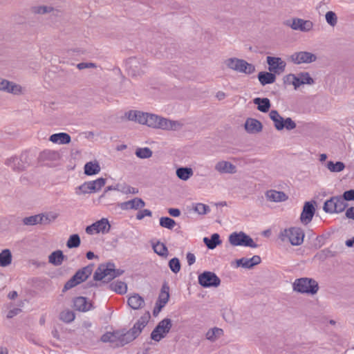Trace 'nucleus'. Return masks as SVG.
<instances>
[{"instance_id":"nucleus-1","label":"nucleus","mask_w":354,"mask_h":354,"mask_svg":"<svg viewBox=\"0 0 354 354\" xmlns=\"http://www.w3.org/2000/svg\"><path fill=\"white\" fill-rule=\"evenodd\" d=\"M145 125L165 131H178L183 127V123L179 120H172L158 115L148 113Z\"/></svg>"},{"instance_id":"nucleus-2","label":"nucleus","mask_w":354,"mask_h":354,"mask_svg":"<svg viewBox=\"0 0 354 354\" xmlns=\"http://www.w3.org/2000/svg\"><path fill=\"white\" fill-rule=\"evenodd\" d=\"M319 284L314 279L308 277H301L297 279L292 283L294 291L308 295H315L319 290Z\"/></svg>"},{"instance_id":"nucleus-3","label":"nucleus","mask_w":354,"mask_h":354,"mask_svg":"<svg viewBox=\"0 0 354 354\" xmlns=\"http://www.w3.org/2000/svg\"><path fill=\"white\" fill-rule=\"evenodd\" d=\"M122 273L123 270L115 269V265L113 263L100 264L94 272L93 279L95 281H101L104 279L109 281L121 275Z\"/></svg>"},{"instance_id":"nucleus-4","label":"nucleus","mask_w":354,"mask_h":354,"mask_svg":"<svg viewBox=\"0 0 354 354\" xmlns=\"http://www.w3.org/2000/svg\"><path fill=\"white\" fill-rule=\"evenodd\" d=\"M279 239L282 241H288L291 245L298 246L303 243L304 232L300 227H290L280 232Z\"/></svg>"},{"instance_id":"nucleus-5","label":"nucleus","mask_w":354,"mask_h":354,"mask_svg":"<svg viewBox=\"0 0 354 354\" xmlns=\"http://www.w3.org/2000/svg\"><path fill=\"white\" fill-rule=\"evenodd\" d=\"M269 117L273 121L274 127L278 131H281L283 129H286L288 131H291L297 127L295 121H293L290 118L284 119L280 115L277 110H272L269 113Z\"/></svg>"},{"instance_id":"nucleus-6","label":"nucleus","mask_w":354,"mask_h":354,"mask_svg":"<svg viewBox=\"0 0 354 354\" xmlns=\"http://www.w3.org/2000/svg\"><path fill=\"white\" fill-rule=\"evenodd\" d=\"M229 242L233 246H245L256 248L258 245L243 232H233L229 236Z\"/></svg>"},{"instance_id":"nucleus-7","label":"nucleus","mask_w":354,"mask_h":354,"mask_svg":"<svg viewBox=\"0 0 354 354\" xmlns=\"http://www.w3.org/2000/svg\"><path fill=\"white\" fill-rule=\"evenodd\" d=\"M348 204L344 201L341 196H333L327 200L323 207V209L326 213L334 214L341 213L345 210Z\"/></svg>"},{"instance_id":"nucleus-8","label":"nucleus","mask_w":354,"mask_h":354,"mask_svg":"<svg viewBox=\"0 0 354 354\" xmlns=\"http://www.w3.org/2000/svg\"><path fill=\"white\" fill-rule=\"evenodd\" d=\"M172 326L171 320L165 318L160 321L151 333V338L156 341L160 342L169 332Z\"/></svg>"},{"instance_id":"nucleus-9","label":"nucleus","mask_w":354,"mask_h":354,"mask_svg":"<svg viewBox=\"0 0 354 354\" xmlns=\"http://www.w3.org/2000/svg\"><path fill=\"white\" fill-rule=\"evenodd\" d=\"M198 283L204 288L218 287L221 284V279L215 273L205 271L198 276Z\"/></svg>"},{"instance_id":"nucleus-10","label":"nucleus","mask_w":354,"mask_h":354,"mask_svg":"<svg viewBox=\"0 0 354 354\" xmlns=\"http://www.w3.org/2000/svg\"><path fill=\"white\" fill-rule=\"evenodd\" d=\"M285 24L290 27L294 30H299L301 32H309L314 26V24L310 20H305L300 18H293L292 21H286Z\"/></svg>"},{"instance_id":"nucleus-11","label":"nucleus","mask_w":354,"mask_h":354,"mask_svg":"<svg viewBox=\"0 0 354 354\" xmlns=\"http://www.w3.org/2000/svg\"><path fill=\"white\" fill-rule=\"evenodd\" d=\"M289 60L295 64H310L317 60V56L310 52L300 51L292 54Z\"/></svg>"},{"instance_id":"nucleus-12","label":"nucleus","mask_w":354,"mask_h":354,"mask_svg":"<svg viewBox=\"0 0 354 354\" xmlns=\"http://www.w3.org/2000/svg\"><path fill=\"white\" fill-rule=\"evenodd\" d=\"M111 225L107 218H103L97 221L91 225L86 227V232L88 234H93L95 233L106 234L110 231Z\"/></svg>"},{"instance_id":"nucleus-13","label":"nucleus","mask_w":354,"mask_h":354,"mask_svg":"<svg viewBox=\"0 0 354 354\" xmlns=\"http://www.w3.org/2000/svg\"><path fill=\"white\" fill-rule=\"evenodd\" d=\"M266 62L270 72L274 75H280L284 72L286 64L281 57L268 56Z\"/></svg>"},{"instance_id":"nucleus-14","label":"nucleus","mask_w":354,"mask_h":354,"mask_svg":"<svg viewBox=\"0 0 354 354\" xmlns=\"http://www.w3.org/2000/svg\"><path fill=\"white\" fill-rule=\"evenodd\" d=\"M60 159V153L57 151L50 149L44 150L39 156V160L46 165H57Z\"/></svg>"},{"instance_id":"nucleus-15","label":"nucleus","mask_w":354,"mask_h":354,"mask_svg":"<svg viewBox=\"0 0 354 354\" xmlns=\"http://www.w3.org/2000/svg\"><path fill=\"white\" fill-rule=\"evenodd\" d=\"M0 91H6L15 95H19L22 93V88L19 84L0 78Z\"/></svg>"},{"instance_id":"nucleus-16","label":"nucleus","mask_w":354,"mask_h":354,"mask_svg":"<svg viewBox=\"0 0 354 354\" xmlns=\"http://www.w3.org/2000/svg\"><path fill=\"white\" fill-rule=\"evenodd\" d=\"M315 212L314 205L310 202H306L300 216L301 222L304 225L308 224L312 221Z\"/></svg>"},{"instance_id":"nucleus-17","label":"nucleus","mask_w":354,"mask_h":354,"mask_svg":"<svg viewBox=\"0 0 354 354\" xmlns=\"http://www.w3.org/2000/svg\"><path fill=\"white\" fill-rule=\"evenodd\" d=\"M148 113L140 111L131 110L125 113L124 117L130 121H133L141 124H145L147 121V115Z\"/></svg>"},{"instance_id":"nucleus-18","label":"nucleus","mask_w":354,"mask_h":354,"mask_svg":"<svg viewBox=\"0 0 354 354\" xmlns=\"http://www.w3.org/2000/svg\"><path fill=\"white\" fill-rule=\"evenodd\" d=\"M150 317L149 314L142 316L133 325V326L129 330L131 334L136 339L141 333L142 330L147 326L149 319Z\"/></svg>"},{"instance_id":"nucleus-19","label":"nucleus","mask_w":354,"mask_h":354,"mask_svg":"<svg viewBox=\"0 0 354 354\" xmlns=\"http://www.w3.org/2000/svg\"><path fill=\"white\" fill-rule=\"evenodd\" d=\"M214 169L221 174H234L236 172V167L230 162L221 160L216 163Z\"/></svg>"},{"instance_id":"nucleus-20","label":"nucleus","mask_w":354,"mask_h":354,"mask_svg":"<svg viewBox=\"0 0 354 354\" xmlns=\"http://www.w3.org/2000/svg\"><path fill=\"white\" fill-rule=\"evenodd\" d=\"M118 205L122 210H137L144 207L145 206V203L142 198H134L133 199L128 201L121 203Z\"/></svg>"},{"instance_id":"nucleus-21","label":"nucleus","mask_w":354,"mask_h":354,"mask_svg":"<svg viewBox=\"0 0 354 354\" xmlns=\"http://www.w3.org/2000/svg\"><path fill=\"white\" fill-rule=\"evenodd\" d=\"M245 131L251 134L258 133L263 129V125L260 121L254 118H248L245 122Z\"/></svg>"},{"instance_id":"nucleus-22","label":"nucleus","mask_w":354,"mask_h":354,"mask_svg":"<svg viewBox=\"0 0 354 354\" xmlns=\"http://www.w3.org/2000/svg\"><path fill=\"white\" fill-rule=\"evenodd\" d=\"M261 257L258 255H254L252 258L248 259L243 257L236 261L238 267L241 266L244 268L250 269L254 266L261 263Z\"/></svg>"},{"instance_id":"nucleus-23","label":"nucleus","mask_w":354,"mask_h":354,"mask_svg":"<svg viewBox=\"0 0 354 354\" xmlns=\"http://www.w3.org/2000/svg\"><path fill=\"white\" fill-rule=\"evenodd\" d=\"M129 73L133 75H139L144 73L143 68L146 66V63L145 61H142L140 63L136 58H131L129 61Z\"/></svg>"},{"instance_id":"nucleus-24","label":"nucleus","mask_w":354,"mask_h":354,"mask_svg":"<svg viewBox=\"0 0 354 354\" xmlns=\"http://www.w3.org/2000/svg\"><path fill=\"white\" fill-rule=\"evenodd\" d=\"M266 197L269 201L275 203L283 202L288 198V196L283 192L274 189L267 191Z\"/></svg>"},{"instance_id":"nucleus-25","label":"nucleus","mask_w":354,"mask_h":354,"mask_svg":"<svg viewBox=\"0 0 354 354\" xmlns=\"http://www.w3.org/2000/svg\"><path fill=\"white\" fill-rule=\"evenodd\" d=\"M73 306L75 310L82 312H86L93 308L91 303L87 301L84 297H78L74 299Z\"/></svg>"},{"instance_id":"nucleus-26","label":"nucleus","mask_w":354,"mask_h":354,"mask_svg":"<svg viewBox=\"0 0 354 354\" xmlns=\"http://www.w3.org/2000/svg\"><path fill=\"white\" fill-rule=\"evenodd\" d=\"M93 272V266L89 265L80 269L76 272V273L73 275L75 279L81 283L82 282L86 281L88 277Z\"/></svg>"},{"instance_id":"nucleus-27","label":"nucleus","mask_w":354,"mask_h":354,"mask_svg":"<svg viewBox=\"0 0 354 354\" xmlns=\"http://www.w3.org/2000/svg\"><path fill=\"white\" fill-rule=\"evenodd\" d=\"M128 305L134 310L142 308L145 306L144 299L138 294H133L128 299Z\"/></svg>"},{"instance_id":"nucleus-28","label":"nucleus","mask_w":354,"mask_h":354,"mask_svg":"<svg viewBox=\"0 0 354 354\" xmlns=\"http://www.w3.org/2000/svg\"><path fill=\"white\" fill-rule=\"evenodd\" d=\"M66 259V256L62 250H56L53 252L48 256V262L55 266H61Z\"/></svg>"},{"instance_id":"nucleus-29","label":"nucleus","mask_w":354,"mask_h":354,"mask_svg":"<svg viewBox=\"0 0 354 354\" xmlns=\"http://www.w3.org/2000/svg\"><path fill=\"white\" fill-rule=\"evenodd\" d=\"M258 80L262 86H265L274 83L276 81V75L270 71H262L259 73Z\"/></svg>"},{"instance_id":"nucleus-30","label":"nucleus","mask_w":354,"mask_h":354,"mask_svg":"<svg viewBox=\"0 0 354 354\" xmlns=\"http://www.w3.org/2000/svg\"><path fill=\"white\" fill-rule=\"evenodd\" d=\"M49 140L53 143L65 145L71 142V138L69 134L66 133H58L51 135L49 138Z\"/></svg>"},{"instance_id":"nucleus-31","label":"nucleus","mask_w":354,"mask_h":354,"mask_svg":"<svg viewBox=\"0 0 354 354\" xmlns=\"http://www.w3.org/2000/svg\"><path fill=\"white\" fill-rule=\"evenodd\" d=\"M253 103L257 104V109L263 113H267L271 106L270 101L267 97H256L253 100Z\"/></svg>"},{"instance_id":"nucleus-32","label":"nucleus","mask_w":354,"mask_h":354,"mask_svg":"<svg viewBox=\"0 0 354 354\" xmlns=\"http://www.w3.org/2000/svg\"><path fill=\"white\" fill-rule=\"evenodd\" d=\"M6 165L15 171H22L26 168V164L17 157H12L8 159Z\"/></svg>"},{"instance_id":"nucleus-33","label":"nucleus","mask_w":354,"mask_h":354,"mask_svg":"<svg viewBox=\"0 0 354 354\" xmlns=\"http://www.w3.org/2000/svg\"><path fill=\"white\" fill-rule=\"evenodd\" d=\"M12 255L9 249H4L0 252V267L5 268L12 263Z\"/></svg>"},{"instance_id":"nucleus-34","label":"nucleus","mask_w":354,"mask_h":354,"mask_svg":"<svg viewBox=\"0 0 354 354\" xmlns=\"http://www.w3.org/2000/svg\"><path fill=\"white\" fill-rule=\"evenodd\" d=\"M169 287L167 283L162 286L157 302L164 306L168 302L169 299Z\"/></svg>"},{"instance_id":"nucleus-35","label":"nucleus","mask_w":354,"mask_h":354,"mask_svg":"<svg viewBox=\"0 0 354 354\" xmlns=\"http://www.w3.org/2000/svg\"><path fill=\"white\" fill-rule=\"evenodd\" d=\"M100 171V166L97 162H88L84 165V173L88 176L95 175Z\"/></svg>"},{"instance_id":"nucleus-36","label":"nucleus","mask_w":354,"mask_h":354,"mask_svg":"<svg viewBox=\"0 0 354 354\" xmlns=\"http://www.w3.org/2000/svg\"><path fill=\"white\" fill-rule=\"evenodd\" d=\"M176 173L178 178L183 180H187L194 174L192 169L189 167H180L176 169Z\"/></svg>"},{"instance_id":"nucleus-37","label":"nucleus","mask_w":354,"mask_h":354,"mask_svg":"<svg viewBox=\"0 0 354 354\" xmlns=\"http://www.w3.org/2000/svg\"><path fill=\"white\" fill-rule=\"evenodd\" d=\"M203 241L209 249L213 250L221 243L220 236L218 234H213L210 239L205 237Z\"/></svg>"},{"instance_id":"nucleus-38","label":"nucleus","mask_w":354,"mask_h":354,"mask_svg":"<svg viewBox=\"0 0 354 354\" xmlns=\"http://www.w3.org/2000/svg\"><path fill=\"white\" fill-rule=\"evenodd\" d=\"M241 67L238 73H245L246 75H251L254 73L256 71L255 66L252 64L248 63L244 59L241 60Z\"/></svg>"},{"instance_id":"nucleus-39","label":"nucleus","mask_w":354,"mask_h":354,"mask_svg":"<svg viewBox=\"0 0 354 354\" xmlns=\"http://www.w3.org/2000/svg\"><path fill=\"white\" fill-rule=\"evenodd\" d=\"M284 83L289 85H293L295 89L299 88L301 84L299 77L295 74H288L283 77Z\"/></svg>"},{"instance_id":"nucleus-40","label":"nucleus","mask_w":354,"mask_h":354,"mask_svg":"<svg viewBox=\"0 0 354 354\" xmlns=\"http://www.w3.org/2000/svg\"><path fill=\"white\" fill-rule=\"evenodd\" d=\"M242 59L236 57H231L224 61L225 65L230 69L238 72L241 67V63Z\"/></svg>"},{"instance_id":"nucleus-41","label":"nucleus","mask_w":354,"mask_h":354,"mask_svg":"<svg viewBox=\"0 0 354 354\" xmlns=\"http://www.w3.org/2000/svg\"><path fill=\"white\" fill-rule=\"evenodd\" d=\"M120 343L118 344V347L123 346L135 339L134 337L131 334V333L129 330L126 331L124 329H123L120 330Z\"/></svg>"},{"instance_id":"nucleus-42","label":"nucleus","mask_w":354,"mask_h":354,"mask_svg":"<svg viewBox=\"0 0 354 354\" xmlns=\"http://www.w3.org/2000/svg\"><path fill=\"white\" fill-rule=\"evenodd\" d=\"M327 169L331 172H340L345 168V165L342 162L338 161L334 163L333 161H328L326 164Z\"/></svg>"},{"instance_id":"nucleus-43","label":"nucleus","mask_w":354,"mask_h":354,"mask_svg":"<svg viewBox=\"0 0 354 354\" xmlns=\"http://www.w3.org/2000/svg\"><path fill=\"white\" fill-rule=\"evenodd\" d=\"M111 289L119 294H124L127 290V286L124 282L115 281L110 284Z\"/></svg>"},{"instance_id":"nucleus-44","label":"nucleus","mask_w":354,"mask_h":354,"mask_svg":"<svg viewBox=\"0 0 354 354\" xmlns=\"http://www.w3.org/2000/svg\"><path fill=\"white\" fill-rule=\"evenodd\" d=\"M153 249L154 252L160 257H167L168 255V249L162 243L158 242L157 243L153 244Z\"/></svg>"},{"instance_id":"nucleus-45","label":"nucleus","mask_w":354,"mask_h":354,"mask_svg":"<svg viewBox=\"0 0 354 354\" xmlns=\"http://www.w3.org/2000/svg\"><path fill=\"white\" fill-rule=\"evenodd\" d=\"M223 335V330L218 328L209 329L206 333V338L212 342L215 341Z\"/></svg>"},{"instance_id":"nucleus-46","label":"nucleus","mask_w":354,"mask_h":354,"mask_svg":"<svg viewBox=\"0 0 354 354\" xmlns=\"http://www.w3.org/2000/svg\"><path fill=\"white\" fill-rule=\"evenodd\" d=\"M80 243L81 240L80 236L77 234H74L69 236L66 242V246L68 248H75L79 247Z\"/></svg>"},{"instance_id":"nucleus-47","label":"nucleus","mask_w":354,"mask_h":354,"mask_svg":"<svg viewBox=\"0 0 354 354\" xmlns=\"http://www.w3.org/2000/svg\"><path fill=\"white\" fill-rule=\"evenodd\" d=\"M136 155L137 157L145 159L152 156L153 152L149 147L138 148L136 151Z\"/></svg>"},{"instance_id":"nucleus-48","label":"nucleus","mask_w":354,"mask_h":354,"mask_svg":"<svg viewBox=\"0 0 354 354\" xmlns=\"http://www.w3.org/2000/svg\"><path fill=\"white\" fill-rule=\"evenodd\" d=\"M75 313L70 310H65L60 313L59 318L66 323H70L75 319Z\"/></svg>"},{"instance_id":"nucleus-49","label":"nucleus","mask_w":354,"mask_h":354,"mask_svg":"<svg viewBox=\"0 0 354 354\" xmlns=\"http://www.w3.org/2000/svg\"><path fill=\"white\" fill-rule=\"evenodd\" d=\"M91 187L93 192H97L101 189V188L104 186L106 183V179L104 178H99L95 180L89 181Z\"/></svg>"},{"instance_id":"nucleus-50","label":"nucleus","mask_w":354,"mask_h":354,"mask_svg":"<svg viewBox=\"0 0 354 354\" xmlns=\"http://www.w3.org/2000/svg\"><path fill=\"white\" fill-rule=\"evenodd\" d=\"M92 189L91 187L90 182H85L82 185L78 186L75 188V194L77 195H81L88 193H92Z\"/></svg>"},{"instance_id":"nucleus-51","label":"nucleus","mask_w":354,"mask_h":354,"mask_svg":"<svg viewBox=\"0 0 354 354\" xmlns=\"http://www.w3.org/2000/svg\"><path fill=\"white\" fill-rule=\"evenodd\" d=\"M193 209L201 215L206 214L210 211L208 205L200 203L193 204Z\"/></svg>"},{"instance_id":"nucleus-52","label":"nucleus","mask_w":354,"mask_h":354,"mask_svg":"<svg viewBox=\"0 0 354 354\" xmlns=\"http://www.w3.org/2000/svg\"><path fill=\"white\" fill-rule=\"evenodd\" d=\"M160 225L162 227L171 230L176 225V222L174 219L169 217H161L160 218Z\"/></svg>"},{"instance_id":"nucleus-53","label":"nucleus","mask_w":354,"mask_h":354,"mask_svg":"<svg viewBox=\"0 0 354 354\" xmlns=\"http://www.w3.org/2000/svg\"><path fill=\"white\" fill-rule=\"evenodd\" d=\"M301 84L312 85L314 84V80L310 77V74L307 72H303L298 74Z\"/></svg>"},{"instance_id":"nucleus-54","label":"nucleus","mask_w":354,"mask_h":354,"mask_svg":"<svg viewBox=\"0 0 354 354\" xmlns=\"http://www.w3.org/2000/svg\"><path fill=\"white\" fill-rule=\"evenodd\" d=\"M326 22L332 27H334L337 24V17L333 11H328L325 15Z\"/></svg>"},{"instance_id":"nucleus-55","label":"nucleus","mask_w":354,"mask_h":354,"mask_svg":"<svg viewBox=\"0 0 354 354\" xmlns=\"http://www.w3.org/2000/svg\"><path fill=\"white\" fill-rule=\"evenodd\" d=\"M169 267L174 273H178L180 270V263L179 259L176 257L171 259L169 261Z\"/></svg>"},{"instance_id":"nucleus-56","label":"nucleus","mask_w":354,"mask_h":354,"mask_svg":"<svg viewBox=\"0 0 354 354\" xmlns=\"http://www.w3.org/2000/svg\"><path fill=\"white\" fill-rule=\"evenodd\" d=\"M38 218H39L38 214L25 217L23 219V223L24 225H34L36 224H39L40 221Z\"/></svg>"},{"instance_id":"nucleus-57","label":"nucleus","mask_w":354,"mask_h":354,"mask_svg":"<svg viewBox=\"0 0 354 354\" xmlns=\"http://www.w3.org/2000/svg\"><path fill=\"white\" fill-rule=\"evenodd\" d=\"M334 256L335 254L331 250L329 249H324L318 252L315 257L319 259L324 260L328 257H333Z\"/></svg>"},{"instance_id":"nucleus-58","label":"nucleus","mask_w":354,"mask_h":354,"mask_svg":"<svg viewBox=\"0 0 354 354\" xmlns=\"http://www.w3.org/2000/svg\"><path fill=\"white\" fill-rule=\"evenodd\" d=\"M53 8L46 6H39L33 8V12L37 14H45L51 12Z\"/></svg>"},{"instance_id":"nucleus-59","label":"nucleus","mask_w":354,"mask_h":354,"mask_svg":"<svg viewBox=\"0 0 354 354\" xmlns=\"http://www.w3.org/2000/svg\"><path fill=\"white\" fill-rule=\"evenodd\" d=\"M80 283L73 276L64 285L63 291H66L77 286Z\"/></svg>"},{"instance_id":"nucleus-60","label":"nucleus","mask_w":354,"mask_h":354,"mask_svg":"<svg viewBox=\"0 0 354 354\" xmlns=\"http://www.w3.org/2000/svg\"><path fill=\"white\" fill-rule=\"evenodd\" d=\"M113 335L112 336V344L114 346L118 347V344L120 343V339H121V331L120 330H115L111 333Z\"/></svg>"},{"instance_id":"nucleus-61","label":"nucleus","mask_w":354,"mask_h":354,"mask_svg":"<svg viewBox=\"0 0 354 354\" xmlns=\"http://www.w3.org/2000/svg\"><path fill=\"white\" fill-rule=\"evenodd\" d=\"M77 68L80 70L85 68H97V65L93 62H81L77 64Z\"/></svg>"},{"instance_id":"nucleus-62","label":"nucleus","mask_w":354,"mask_h":354,"mask_svg":"<svg viewBox=\"0 0 354 354\" xmlns=\"http://www.w3.org/2000/svg\"><path fill=\"white\" fill-rule=\"evenodd\" d=\"M344 198V201H354V189H350L344 192L343 195L341 196Z\"/></svg>"},{"instance_id":"nucleus-63","label":"nucleus","mask_w":354,"mask_h":354,"mask_svg":"<svg viewBox=\"0 0 354 354\" xmlns=\"http://www.w3.org/2000/svg\"><path fill=\"white\" fill-rule=\"evenodd\" d=\"M152 214L151 212L149 209H143L141 211H139L136 214V218L138 220H142L145 218V216H151Z\"/></svg>"},{"instance_id":"nucleus-64","label":"nucleus","mask_w":354,"mask_h":354,"mask_svg":"<svg viewBox=\"0 0 354 354\" xmlns=\"http://www.w3.org/2000/svg\"><path fill=\"white\" fill-rule=\"evenodd\" d=\"M122 192L126 194H135L138 193V189L137 188L127 185L122 188Z\"/></svg>"}]
</instances>
